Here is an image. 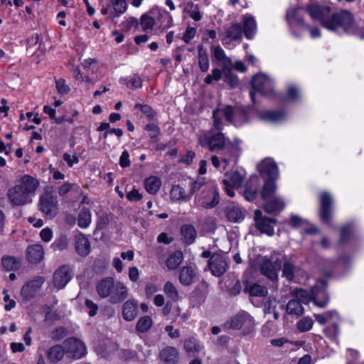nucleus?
Here are the masks:
<instances>
[{"instance_id":"59","label":"nucleus","mask_w":364,"mask_h":364,"mask_svg":"<svg viewBox=\"0 0 364 364\" xmlns=\"http://www.w3.org/2000/svg\"><path fill=\"white\" fill-rule=\"evenodd\" d=\"M122 82L126 84L127 87L133 88H139L141 87L142 82L139 76H132L129 78H124L121 80Z\"/></svg>"},{"instance_id":"22","label":"nucleus","mask_w":364,"mask_h":364,"mask_svg":"<svg viewBox=\"0 0 364 364\" xmlns=\"http://www.w3.org/2000/svg\"><path fill=\"white\" fill-rule=\"evenodd\" d=\"M255 221L257 228L262 232L269 236H272L274 233V227L277 223L274 218H267L262 215V213L259 210L255 211Z\"/></svg>"},{"instance_id":"47","label":"nucleus","mask_w":364,"mask_h":364,"mask_svg":"<svg viewBox=\"0 0 364 364\" xmlns=\"http://www.w3.org/2000/svg\"><path fill=\"white\" fill-rule=\"evenodd\" d=\"M183 259L182 252L176 251L167 258L166 266L169 269H175L182 262Z\"/></svg>"},{"instance_id":"9","label":"nucleus","mask_w":364,"mask_h":364,"mask_svg":"<svg viewBox=\"0 0 364 364\" xmlns=\"http://www.w3.org/2000/svg\"><path fill=\"white\" fill-rule=\"evenodd\" d=\"M314 316L316 321L321 325L329 323V325L323 329V333L330 339L336 340L339 334L338 326V323L341 321L339 314L335 310H331L323 314H315Z\"/></svg>"},{"instance_id":"33","label":"nucleus","mask_w":364,"mask_h":364,"mask_svg":"<svg viewBox=\"0 0 364 364\" xmlns=\"http://www.w3.org/2000/svg\"><path fill=\"white\" fill-rule=\"evenodd\" d=\"M75 250L82 256H87L90 252V242L86 235L79 233L75 236Z\"/></svg>"},{"instance_id":"2","label":"nucleus","mask_w":364,"mask_h":364,"mask_svg":"<svg viewBox=\"0 0 364 364\" xmlns=\"http://www.w3.org/2000/svg\"><path fill=\"white\" fill-rule=\"evenodd\" d=\"M356 225L353 223L345 224L341 228L339 244H348V250L341 254L337 259H323L318 263V269L325 275L330 276L336 269L341 274H346L352 267L355 257L351 250L356 247L357 240L354 237Z\"/></svg>"},{"instance_id":"39","label":"nucleus","mask_w":364,"mask_h":364,"mask_svg":"<svg viewBox=\"0 0 364 364\" xmlns=\"http://www.w3.org/2000/svg\"><path fill=\"white\" fill-rule=\"evenodd\" d=\"M178 354L176 348L167 346L160 353V358L168 364H175L178 360Z\"/></svg>"},{"instance_id":"50","label":"nucleus","mask_w":364,"mask_h":364,"mask_svg":"<svg viewBox=\"0 0 364 364\" xmlns=\"http://www.w3.org/2000/svg\"><path fill=\"white\" fill-rule=\"evenodd\" d=\"M153 321L150 316H144L139 319L136 325V329L140 333L147 332L152 326Z\"/></svg>"},{"instance_id":"20","label":"nucleus","mask_w":364,"mask_h":364,"mask_svg":"<svg viewBox=\"0 0 364 364\" xmlns=\"http://www.w3.org/2000/svg\"><path fill=\"white\" fill-rule=\"evenodd\" d=\"M63 346L65 349V354L72 358L80 359L86 354L85 343L79 339L70 338L66 339Z\"/></svg>"},{"instance_id":"29","label":"nucleus","mask_w":364,"mask_h":364,"mask_svg":"<svg viewBox=\"0 0 364 364\" xmlns=\"http://www.w3.org/2000/svg\"><path fill=\"white\" fill-rule=\"evenodd\" d=\"M242 36V28L239 23H234L228 27L221 36L223 45L227 46L232 41L240 40Z\"/></svg>"},{"instance_id":"16","label":"nucleus","mask_w":364,"mask_h":364,"mask_svg":"<svg viewBox=\"0 0 364 364\" xmlns=\"http://www.w3.org/2000/svg\"><path fill=\"white\" fill-rule=\"evenodd\" d=\"M198 143L202 146L208 147L211 151H216L224 147L225 138L221 133L213 134L210 132H203L199 136Z\"/></svg>"},{"instance_id":"57","label":"nucleus","mask_w":364,"mask_h":364,"mask_svg":"<svg viewBox=\"0 0 364 364\" xmlns=\"http://www.w3.org/2000/svg\"><path fill=\"white\" fill-rule=\"evenodd\" d=\"M164 293L171 299L177 301L179 298L178 292L176 287L170 282H166L164 287Z\"/></svg>"},{"instance_id":"41","label":"nucleus","mask_w":364,"mask_h":364,"mask_svg":"<svg viewBox=\"0 0 364 364\" xmlns=\"http://www.w3.org/2000/svg\"><path fill=\"white\" fill-rule=\"evenodd\" d=\"M195 276L194 268L192 266H186L180 271L179 281L183 285H189L193 282Z\"/></svg>"},{"instance_id":"45","label":"nucleus","mask_w":364,"mask_h":364,"mask_svg":"<svg viewBox=\"0 0 364 364\" xmlns=\"http://www.w3.org/2000/svg\"><path fill=\"white\" fill-rule=\"evenodd\" d=\"M92 221V214L89 209L82 208L77 217V225L81 228H87Z\"/></svg>"},{"instance_id":"27","label":"nucleus","mask_w":364,"mask_h":364,"mask_svg":"<svg viewBox=\"0 0 364 364\" xmlns=\"http://www.w3.org/2000/svg\"><path fill=\"white\" fill-rule=\"evenodd\" d=\"M288 224L294 228H302L306 233L313 235L318 232V229L309 221L299 215L291 214L288 220Z\"/></svg>"},{"instance_id":"51","label":"nucleus","mask_w":364,"mask_h":364,"mask_svg":"<svg viewBox=\"0 0 364 364\" xmlns=\"http://www.w3.org/2000/svg\"><path fill=\"white\" fill-rule=\"evenodd\" d=\"M314 324V321L309 316H304L296 323V328L300 332H306L310 331Z\"/></svg>"},{"instance_id":"37","label":"nucleus","mask_w":364,"mask_h":364,"mask_svg":"<svg viewBox=\"0 0 364 364\" xmlns=\"http://www.w3.org/2000/svg\"><path fill=\"white\" fill-rule=\"evenodd\" d=\"M28 259L31 262L38 263L44 257L43 247L40 244H35L27 248Z\"/></svg>"},{"instance_id":"14","label":"nucleus","mask_w":364,"mask_h":364,"mask_svg":"<svg viewBox=\"0 0 364 364\" xmlns=\"http://www.w3.org/2000/svg\"><path fill=\"white\" fill-rule=\"evenodd\" d=\"M303 99L301 88L294 83H289L286 86L285 92H277L274 100L281 104L297 103Z\"/></svg>"},{"instance_id":"31","label":"nucleus","mask_w":364,"mask_h":364,"mask_svg":"<svg viewBox=\"0 0 364 364\" xmlns=\"http://www.w3.org/2000/svg\"><path fill=\"white\" fill-rule=\"evenodd\" d=\"M151 11H154L156 13L154 14L156 26L167 28L173 25L172 16L166 9L154 7L151 9Z\"/></svg>"},{"instance_id":"34","label":"nucleus","mask_w":364,"mask_h":364,"mask_svg":"<svg viewBox=\"0 0 364 364\" xmlns=\"http://www.w3.org/2000/svg\"><path fill=\"white\" fill-rule=\"evenodd\" d=\"M260 185L259 177L257 176H252L250 178L249 184L247 185L244 196L248 201H253L257 195V191Z\"/></svg>"},{"instance_id":"49","label":"nucleus","mask_w":364,"mask_h":364,"mask_svg":"<svg viewBox=\"0 0 364 364\" xmlns=\"http://www.w3.org/2000/svg\"><path fill=\"white\" fill-rule=\"evenodd\" d=\"M297 270L298 267L292 262L285 261L283 266L282 274L288 281L291 282L294 281V274Z\"/></svg>"},{"instance_id":"35","label":"nucleus","mask_w":364,"mask_h":364,"mask_svg":"<svg viewBox=\"0 0 364 364\" xmlns=\"http://www.w3.org/2000/svg\"><path fill=\"white\" fill-rule=\"evenodd\" d=\"M114 279L112 277L102 279L96 284V291L101 298H107L110 295Z\"/></svg>"},{"instance_id":"1","label":"nucleus","mask_w":364,"mask_h":364,"mask_svg":"<svg viewBox=\"0 0 364 364\" xmlns=\"http://www.w3.org/2000/svg\"><path fill=\"white\" fill-rule=\"evenodd\" d=\"M306 11L314 21L330 32L338 36L355 35L364 38V22L357 23L353 15L348 11L342 10L331 14V8L326 6L311 4Z\"/></svg>"},{"instance_id":"55","label":"nucleus","mask_w":364,"mask_h":364,"mask_svg":"<svg viewBox=\"0 0 364 364\" xmlns=\"http://www.w3.org/2000/svg\"><path fill=\"white\" fill-rule=\"evenodd\" d=\"M170 198H171V200L173 201L185 200L186 199V191L182 187H181L179 186H174L172 187V188L170 191Z\"/></svg>"},{"instance_id":"44","label":"nucleus","mask_w":364,"mask_h":364,"mask_svg":"<svg viewBox=\"0 0 364 364\" xmlns=\"http://www.w3.org/2000/svg\"><path fill=\"white\" fill-rule=\"evenodd\" d=\"M156 14V11H151V9L143 14L141 17V26L144 31H151L154 26L156 25L154 21V14Z\"/></svg>"},{"instance_id":"53","label":"nucleus","mask_w":364,"mask_h":364,"mask_svg":"<svg viewBox=\"0 0 364 364\" xmlns=\"http://www.w3.org/2000/svg\"><path fill=\"white\" fill-rule=\"evenodd\" d=\"M2 265L6 270H14L20 267V260L14 257H4Z\"/></svg>"},{"instance_id":"30","label":"nucleus","mask_w":364,"mask_h":364,"mask_svg":"<svg viewBox=\"0 0 364 364\" xmlns=\"http://www.w3.org/2000/svg\"><path fill=\"white\" fill-rule=\"evenodd\" d=\"M43 282L44 281L42 277H38L37 279L28 282L21 289V294L22 297L26 300L33 299L41 287Z\"/></svg>"},{"instance_id":"40","label":"nucleus","mask_w":364,"mask_h":364,"mask_svg":"<svg viewBox=\"0 0 364 364\" xmlns=\"http://www.w3.org/2000/svg\"><path fill=\"white\" fill-rule=\"evenodd\" d=\"M64 354H65V346L55 345L48 349L47 357L50 362L58 363L63 358Z\"/></svg>"},{"instance_id":"38","label":"nucleus","mask_w":364,"mask_h":364,"mask_svg":"<svg viewBox=\"0 0 364 364\" xmlns=\"http://www.w3.org/2000/svg\"><path fill=\"white\" fill-rule=\"evenodd\" d=\"M227 218L233 223H240L244 220L245 215L242 210L235 204H230L227 208Z\"/></svg>"},{"instance_id":"54","label":"nucleus","mask_w":364,"mask_h":364,"mask_svg":"<svg viewBox=\"0 0 364 364\" xmlns=\"http://www.w3.org/2000/svg\"><path fill=\"white\" fill-rule=\"evenodd\" d=\"M198 63L201 71L206 72L209 69L208 55L205 50L200 48L198 50Z\"/></svg>"},{"instance_id":"10","label":"nucleus","mask_w":364,"mask_h":364,"mask_svg":"<svg viewBox=\"0 0 364 364\" xmlns=\"http://www.w3.org/2000/svg\"><path fill=\"white\" fill-rule=\"evenodd\" d=\"M223 327L228 330H241L244 335H248L252 332L255 322L249 314L241 311L226 321Z\"/></svg>"},{"instance_id":"61","label":"nucleus","mask_w":364,"mask_h":364,"mask_svg":"<svg viewBox=\"0 0 364 364\" xmlns=\"http://www.w3.org/2000/svg\"><path fill=\"white\" fill-rule=\"evenodd\" d=\"M138 24V21L134 17H129L127 18L124 21H123L120 26L122 29L124 31H129L132 27H136Z\"/></svg>"},{"instance_id":"19","label":"nucleus","mask_w":364,"mask_h":364,"mask_svg":"<svg viewBox=\"0 0 364 364\" xmlns=\"http://www.w3.org/2000/svg\"><path fill=\"white\" fill-rule=\"evenodd\" d=\"M220 200L219 193L214 184L208 185L198 199L200 205L211 208L216 206Z\"/></svg>"},{"instance_id":"32","label":"nucleus","mask_w":364,"mask_h":364,"mask_svg":"<svg viewBox=\"0 0 364 364\" xmlns=\"http://www.w3.org/2000/svg\"><path fill=\"white\" fill-rule=\"evenodd\" d=\"M243 33L247 39L254 38L257 33V22L255 18L250 14H246L242 16Z\"/></svg>"},{"instance_id":"63","label":"nucleus","mask_w":364,"mask_h":364,"mask_svg":"<svg viewBox=\"0 0 364 364\" xmlns=\"http://www.w3.org/2000/svg\"><path fill=\"white\" fill-rule=\"evenodd\" d=\"M318 359L319 355H311L310 354H306L299 360L298 364H314Z\"/></svg>"},{"instance_id":"4","label":"nucleus","mask_w":364,"mask_h":364,"mask_svg":"<svg viewBox=\"0 0 364 364\" xmlns=\"http://www.w3.org/2000/svg\"><path fill=\"white\" fill-rule=\"evenodd\" d=\"M214 126L217 129H222L221 118L225 117L226 121L235 127H240L249 122L247 112L240 107L232 108L230 106L220 107L213 113Z\"/></svg>"},{"instance_id":"25","label":"nucleus","mask_w":364,"mask_h":364,"mask_svg":"<svg viewBox=\"0 0 364 364\" xmlns=\"http://www.w3.org/2000/svg\"><path fill=\"white\" fill-rule=\"evenodd\" d=\"M58 200L50 193H44L40 198V209L49 218H53L56 214Z\"/></svg>"},{"instance_id":"42","label":"nucleus","mask_w":364,"mask_h":364,"mask_svg":"<svg viewBox=\"0 0 364 364\" xmlns=\"http://www.w3.org/2000/svg\"><path fill=\"white\" fill-rule=\"evenodd\" d=\"M161 186V179L155 176L147 178L144 181L146 191L150 194H156Z\"/></svg>"},{"instance_id":"7","label":"nucleus","mask_w":364,"mask_h":364,"mask_svg":"<svg viewBox=\"0 0 364 364\" xmlns=\"http://www.w3.org/2000/svg\"><path fill=\"white\" fill-rule=\"evenodd\" d=\"M276 183L273 181H265L262 190V198L264 200V209L268 213H276L282 211L286 203L280 196H275Z\"/></svg>"},{"instance_id":"17","label":"nucleus","mask_w":364,"mask_h":364,"mask_svg":"<svg viewBox=\"0 0 364 364\" xmlns=\"http://www.w3.org/2000/svg\"><path fill=\"white\" fill-rule=\"evenodd\" d=\"M296 345L299 348L303 346L304 350L311 355H319V358L323 357L321 350L326 345V341L320 336L311 335L304 342H296Z\"/></svg>"},{"instance_id":"36","label":"nucleus","mask_w":364,"mask_h":364,"mask_svg":"<svg viewBox=\"0 0 364 364\" xmlns=\"http://www.w3.org/2000/svg\"><path fill=\"white\" fill-rule=\"evenodd\" d=\"M137 316V302L134 300H127L122 306L123 318L127 321H133Z\"/></svg>"},{"instance_id":"64","label":"nucleus","mask_w":364,"mask_h":364,"mask_svg":"<svg viewBox=\"0 0 364 364\" xmlns=\"http://www.w3.org/2000/svg\"><path fill=\"white\" fill-rule=\"evenodd\" d=\"M53 235V230L50 228H45L40 232V237L45 242H50Z\"/></svg>"},{"instance_id":"5","label":"nucleus","mask_w":364,"mask_h":364,"mask_svg":"<svg viewBox=\"0 0 364 364\" xmlns=\"http://www.w3.org/2000/svg\"><path fill=\"white\" fill-rule=\"evenodd\" d=\"M303 9L299 7H294L287 10L286 19L289 26V30L296 38L301 36V31L308 28L310 36L312 38H318L321 36V29L318 27L307 26L303 20Z\"/></svg>"},{"instance_id":"46","label":"nucleus","mask_w":364,"mask_h":364,"mask_svg":"<svg viewBox=\"0 0 364 364\" xmlns=\"http://www.w3.org/2000/svg\"><path fill=\"white\" fill-rule=\"evenodd\" d=\"M181 235L187 244H192L196 237V230L193 226L191 225H184L182 226Z\"/></svg>"},{"instance_id":"24","label":"nucleus","mask_w":364,"mask_h":364,"mask_svg":"<svg viewBox=\"0 0 364 364\" xmlns=\"http://www.w3.org/2000/svg\"><path fill=\"white\" fill-rule=\"evenodd\" d=\"M73 277L71 268L68 265H63L55 270L53 274V285L58 289H62L68 284Z\"/></svg>"},{"instance_id":"60","label":"nucleus","mask_w":364,"mask_h":364,"mask_svg":"<svg viewBox=\"0 0 364 364\" xmlns=\"http://www.w3.org/2000/svg\"><path fill=\"white\" fill-rule=\"evenodd\" d=\"M68 238L65 235H60L55 242L52 244V247L55 250H63L68 247Z\"/></svg>"},{"instance_id":"15","label":"nucleus","mask_w":364,"mask_h":364,"mask_svg":"<svg viewBox=\"0 0 364 364\" xmlns=\"http://www.w3.org/2000/svg\"><path fill=\"white\" fill-rule=\"evenodd\" d=\"M245 176L243 170H235L231 172H226L224 175L223 184L224 191L230 197L235 196L234 190L242 185Z\"/></svg>"},{"instance_id":"11","label":"nucleus","mask_w":364,"mask_h":364,"mask_svg":"<svg viewBox=\"0 0 364 364\" xmlns=\"http://www.w3.org/2000/svg\"><path fill=\"white\" fill-rule=\"evenodd\" d=\"M213 55L220 62V65L224 73V80L228 82L231 87H234L238 84L237 77L232 73V62L226 56L225 51L219 46L213 48Z\"/></svg>"},{"instance_id":"13","label":"nucleus","mask_w":364,"mask_h":364,"mask_svg":"<svg viewBox=\"0 0 364 364\" xmlns=\"http://www.w3.org/2000/svg\"><path fill=\"white\" fill-rule=\"evenodd\" d=\"M128 8L127 0H107V4L102 6L100 12L107 16L112 21L117 23L118 18L124 14Z\"/></svg>"},{"instance_id":"48","label":"nucleus","mask_w":364,"mask_h":364,"mask_svg":"<svg viewBox=\"0 0 364 364\" xmlns=\"http://www.w3.org/2000/svg\"><path fill=\"white\" fill-rule=\"evenodd\" d=\"M288 314L301 315L304 313V308L301 304L295 299L290 300L286 307Z\"/></svg>"},{"instance_id":"21","label":"nucleus","mask_w":364,"mask_h":364,"mask_svg":"<svg viewBox=\"0 0 364 364\" xmlns=\"http://www.w3.org/2000/svg\"><path fill=\"white\" fill-rule=\"evenodd\" d=\"M257 168L263 177L268 178L266 181H273L275 183L276 180L279 178L278 166L275 161L270 158L260 161L257 165Z\"/></svg>"},{"instance_id":"18","label":"nucleus","mask_w":364,"mask_h":364,"mask_svg":"<svg viewBox=\"0 0 364 364\" xmlns=\"http://www.w3.org/2000/svg\"><path fill=\"white\" fill-rule=\"evenodd\" d=\"M319 202L320 218L323 223L330 225L333 218V196L327 191H322L319 193Z\"/></svg>"},{"instance_id":"28","label":"nucleus","mask_w":364,"mask_h":364,"mask_svg":"<svg viewBox=\"0 0 364 364\" xmlns=\"http://www.w3.org/2000/svg\"><path fill=\"white\" fill-rule=\"evenodd\" d=\"M109 297L110 302L113 304L119 303L124 300L128 296L127 287L121 282L114 281Z\"/></svg>"},{"instance_id":"43","label":"nucleus","mask_w":364,"mask_h":364,"mask_svg":"<svg viewBox=\"0 0 364 364\" xmlns=\"http://www.w3.org/2000/svg\"><path fill=\"white\" fill-rule=\"evenodd\" d=\"M183 12L188 14L193 20L198 21L201 19L202 15L197 5L192 2L185 3L183 6Z\"/></svg>"},{"instance_id":"12","label":"nucleus","mask_w":364,"mask_h":364,"mask_svg":"<svg viewBox=\"0 0 364 364\" xmlns=\"http://www.w3.org/2000/svg\"><path fill=\"white\" fill-rule=\"evenodd\" d=\"M282 256L274 253L270 257H262L259 259L260 270L262 274L274 281L278 278V270L282 265Z\"/></svg>"},{"instance_id":"23","label":"nucleus","mask_w":364,"mask_h":364,"mask_svg":"<svg viewBox=\"0 0 364 364\" xmlns=\"http://www.w3.org/2000/svg\"><path fill=\"white\" fill-rule=\"evenodd\" d=\"M208 267L214 276L220 277L228 268L227 255L223 254L213 255L209 259Z\"/></svg>"},{"instance_id":"6","label":"nucleus","mask_w":364,"mask_h":364,"mask_svg":"<svg viewBox=\"0 0 364 364\" xmlns=\"http://www.w3.org/2000/svg\"><path fill=\"white\" fill-rule=\"evenodd\" d=\"M326 288V282H318L310 291L303 289L296 290L295 299L298 300L301 304H306L313 301L316 306L324 307L329 300Z\"/></svg>"},{"instance_id":"62","label":"nucleus","mask_w":364,"mask_h":364,"mask_svg":"<svg viewBox=\"0 0 364 364\" xmlns=\"http://www.w3.org/2000/svg\"><path fill=\"white\" fill-rule=\"evenodd\" d=\"M276 300H269L265 304V313L271 314L273 313L274 318L277 320L279 318V313L276 311Z\"/></svg>"},{"instance_id":"52","label":"nucleus","mask_w":364,"mask_h":364,"mask_svg":"<svg viewBox=\"0 0 364 364\" xmlns=\"http://www.w3.org/2000/svg\"><path fill=\"white\" fill-rule=\"evenodd\" d=\"M184 348L188 353H198L201 347L194 338H189L184 341Z\"/></svg>"},{"instance_id":"58","label":"nucleus","mask_w":364,"mask_h":364,"mask_svg":"<svg viewBox=\"0 0 364 364\" xmlns=\"http://www.w3.org/2000/svg\"><path fill=\"white\" fill-rule=\"evenodd\" d=\"M249 293L250 296H264L267 294V289L264 286L254 284L249 287Z\"/></svg>"},{"instance_id":"56","label":"nucleus","mask_w":364,"mask_h":364,"mask_svg":"<svg viewBox=\"0 0 364 364\" xmlns=\"http://www.w3.org/2000/svg\"><path fill=\"white\" fill-rule=\"evenodd\" d=\"M211 161L215 168L220 171H225L229 165L230 159L227 157H223L220 159L217 156H213L211 158Z\"/></svg>"},{"instance_id":"3","label":"nucleus","mask_w":364,"mask_h":364,"mask_svg":"<svg viewBox=\"0 0 364 364\" xmlns=\"http://www.w3.org/2000/svg\"><path fill=\"white\" fill-rule=\"evenodd\" d=\"M39 181L30 175L23 176L18 183L7 191L9 201L15 206H23L33 201Z\"/></svg>"},{"instance_id":"26","label":"nucleus","mask_w":364,"mask_h":364,"mask_svg":"<svg viewBox=\"0 0 364 364\" xmlns=\"http://www.w3.org/2000/svg\"><path fill=\"white\" fill-rule=\"evenodd\" d=\"M257 117L264 122L278 123L284 120L287 113L284 110L262 109L256 112Z\"/></svg>"},{"instance_id":"8","label":"nucleus","mask_w":364,"mask_h":364,"mask_svg":"<svg viewBox=\"0 0 364 364\" xmlns=\"http://www.w3.org/2000/svg\"><path fill=\"white\" fill-rule=\"evenodd\" d=\"M251 85L254 92L251 91L250 95L253 102H255V92L274 100L277 92L274 91V80L270 76L258 73L252 77Z\"/></svg>"}]
</instances>
